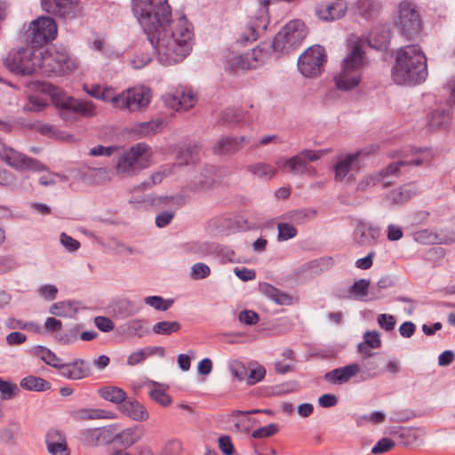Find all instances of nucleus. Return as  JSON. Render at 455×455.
I'll return each mask as SVG.
<instances>
[{"mask_svg": "<svg viewBox=\"0 0 455 455\" xmlns=\"http://www.w3.org/2000/svg\"><path fill=\"white\" fill-rule=\"evenodd\" d=\"M145 33L154 49L156 60L162 65L177 64L192 50V26L185 17L178 20L171 18V21L155 25Z\"/></svg>", "mask_w": 455, "mask_h": 455, "instance_id": "nucleus-1", "label": "nucleus"}, {"mask_svg": "<svg viewBox=\"0 0 455 455\" xmlns=\"http://www.w3.org/2000/svg\"><path fill=\"white\" fill-rule=\"evenodd\" d=\"M215 154H232L239 150L238 139L226 137L220 139L213 147Z\"/></svg>", "mask_w": 455, "mask_h": 455, "instance_id": "nucleus-41", "label": "nucleus"}, {"mask_svg": "<svg viewBox=\"0 0 455 455\" xmlns=\"http://www.w3.org/2000/svg\"><path fill=\"white\" fill-rule=\"evenodd\" d=\"M347 4L343 0H323L315 8V13L323 21H333L346 15Z\"/></svg>", "mask_w": 455, "mask_h": 455, "instance_id": "nucleus-19", "label": "nucleus"}, {"mask_svg": "<svg viewBox=\"0 0 455 455\" xmlns=\"http://www.w3.org/2000/svg\"><path fill=\"white\" fill-rule=\"evenodd\" d=\"M370 285V281L360 279L354 283L349 288V296L355 299L363 300L366 295Z\"/></svg>", "mask_w": 455, "mask_h": 455, "instance_id": "nucleus-48", "label": "nucleus"}, {"mask_svg": "<svg viewBox=\"0 0 455 455\" xmlns=\"http://www.w3.org/2000/svg\"><path fill=\"white\" fill-rule=\"evenodd\" d=\"M72 310L73 307L69 301L56 302L49 308L50 314L61 317L69 315Z\"/></svg>", "mask_w": 455, "mask_h": 455, "instance_id": "nucleus-52", "label": "nucleus"}, {"mask_svg": "<svg viewBox=\"0 0 455 455\" xmlns=\"http://www.w3.org/2000/svg\"><path fill=\"white\" fill-rule=\"evenodd\" d=\"M389 39V33L386 30H381L379 32L376 31L374 33H371L370 36L366 39L358 38L351 44H355L360 42L361 49H363L365 44H368L371 48L381 50L387 48ZM362 51L363 52V50Z\"/></svg>", "mask_w": 455, "mask_h": 455, "instance_id": "nucleus-31", "label": "nucleus"}, {"mask_svg": "<svg viewBox=\"0 0 455 455\" xmlns=\"http://www.w3.org/2000/svg\"><path fill=\"white\" fill-rule=\"evenodd\" d=\"M36 51L29 47L11 51L4 60V65L15 74L29 75L36 72Z\"/></svg>", "mask_w": 455, "mask_h": 455, "instance_id": "nucleus-13", "label": "nucleus"}, {"mask_svg": "<svg viewBox=\"0 0 455 455\" xmlns=\"http://www.w3.org/2000/svg\"><path fill=\"white\" fill-rule=\"evenodd\" d=\"M176 168L175 164H164L160 166L157 170L153 172L150 176L142 181L138 188L140 189H150L153 187L161 184L163 180L168 176L172 175L174 172V169Z\"/></svg>", "mask_w": 455, "mask_h": 455, "instance_id": "nucleus-29", "label": "nucleus"}, {"mask_svg": "<svg viewBox=\"0 0 455 455\" xmlns=\"http://www.w3.org/2000/svg\"><path fill=\"white\" fill-rule=\"evenodd\" d=\"M413 195V191L408 187H400L392 190L386 197L389 204H401L407 202Z\"/></svg>", "mask_w": 455, "mask_h": 455, "instance_id": "nucleus-42", "label": "nucleus"}, {"mask_svg": "<svg viewBox=\"0 0 455 455\" xmlns=\"http://www.w3.org/2000/svg\"><path fill=\"white\" fill-rule=\"evenodd\" d=\"M228 370L232 376L239 381L243 380L247 375V369L245 365L237 360L231 361L228 363Z\"/></svg>", "mask_w": 455, "mask_h": 455, "instance_id": "nucleus-56", "label": "nucleus"}, {"mask_svg": "<svg viewBox=\"0 0 455 455\" xmlns=\"http://www.w3.org/2000/svg\"><path fill=\"white\" fill-rule=\"evenodd\" d=\"M360 371L361 367L358 363H350L326 372L324 379L333 385H341L348 382Z\"/></svg>", "mask_w": 455, "mask_h": 455, "instance_id": "nucleus-25", "label": "nucleus"}, {"mask_svg": "<svg viewBox=\"0 0 455 455\" xmlns=\"http://www.w3.org/2000/svg\"><path fill=\"white\" fill-rule=\"evenodd\" d=\"M261 18L256 20H251L244 28H242L236 42L242 45L257 40L260 31L267 28V14L261 13Z\"/></svg>", "mask_w": 455, "mask_h": 455, "instance_id": "nucleus-24", "label": "nucleus"}, {"mask_svg": "<svg viewBox=\"0 0 455 455\" xmlns=\"http://www.w3.org/2000/svg\"><path fill=\"white\" fill-rule=\"evenodd\" d=\"M140 438L141 435L136 427H129L119 433H116V443L125 448L133 445Z\"/></svg>", "mask_w": 455, "mask_h": 455, "instance_id": "nucleus-40", "label": "nucleus"}, {"mask_svg": "<svg viewBox=\"0 0 455 455\" xmlns=\"http://www.w3.org/2000/svg\"><path fill=\"white\" fill-rule=\"evenodd\" d=\"M153 150L144 142L129 148L117 159L116 172L121 177H132L153 164Z\"/></svg>", "mask_w": 455, "mask_h": 455, "instance_id": "nucleus-7", "label": "nucleus"}, {"mask_svg": "<svg viewBox=\"0 0 455 455\" xmlns=\"http://www.w3.org/2000/svg\"><path fill=\"white\" fill-rule=\"evenodd\" d=\"M259 289L266 297L278 305H290L292 302V298L289 294L281 291L271 284L263 283L259 286Z\"/></svg>", "mask_w": 455, "mask_h": 455, "instance_id": "nucleus-35", "label": "nucleus"}, {"mask_svg": "<svg viewBox=\"0 0 455 455\" xmlns=\"http://www.w3.org/2000/svg\"><path fill=\"white\" fill-rule=\"evenodd\" d=\"M211 268L204 263H196L191 267L190 277L194 280H201L208 277Z\"/></svg>", "mask_w": 455, "mask_h": 455, "instance_id": "nucleus-57", "label": "nucleus"}, {"mask_svg": "<svg viewBox=\"0 0 455 455\" xmlns=\"http://www.w3.org/2000/svg\"><path fill=\"white\" fill-rule=\"evenodd\" d=\"M130 203L134 204L138 207H164L172 204H176L179 207L183 204V198L181 196L147 195L140 200L131 199Z\"/></svg>", "mask_w": 455, "mask_h": 455, "instance_id": "nucleus-26", "label": "nucleus"}, {"mask_svg": "<svg viewBox=\"0 0 455 455\" xmlns=\"http://www.w3.org/2000/svg\"><path fill=\"white\" fill-rule=\"evenodd\" d=\"M6 326L9 329L20 328L23 330L32 331L36 333L42 332V328L38 324H36L35 323H23L22 321L16 320L14 318H9L6 321Z\"/></svg>", "mask_w": 455, "mask_h": 455, "instance_id": "nucleus-53", "label": "nucleus"}, {"mask_svg": "<svg viewBox=\"0 0 455 455\" xmlns=\"http://www.w3.org/2000/svg\"><path fill=\"white\" fill-rule=\"evenodd\" d=\"M265 57L266 53L260 48H254L244 54L231 56L228 60V68L230 71L256 68Z\"/></svg>", "mask_w": 455, "mask_h": 455, "instance_id": "nucleus-18", "label": "nucleus"}, {"mask_svg": "<svg viewBox=\"0 0 455 455\" xmlns=\"http://www.w3.org/2000/svg\"><path fill=\"white\" fill-rule=\"evenodd\" d=\"M162 125V121L152 120L136 123L131 127V133L138 138H144L156 133Z\"/></svg>", "mask_w": 455, "mask_h": 455, "instance_id": "nucleus-33", "label": "nucleus"}, {"mask_svg": "<svg viewBox=\"0 0 455 455\" xmlns=\"http://www.w3.org/2000/svg\"><path fill=\"white\" fill-rule=\"evenodd\" d=\"M84 91L90 96L100 100L103 101L110 102L114 107L115 104V93L111 88L102 87L99 84L92 85L88 87L87 85L84 86Z\"/></svg>", "mask_w": 455, "mask_h": 455, "instance_id": "nucleus-38", "label": "nucleus"}, {"mask_svg": "<svg viewBox=\"0 0 455 455\" xmlns=\"http://www.w3.org/2000/svg\"><path fill=\"white\" fill-rule=\"evenodd\" d=\"M427 76V58L419 45H407L397 51L392 68V78L395 84H420Z\"/></svg>", "mask_w": 455, "mask_h": 455, "instance_id": "nucleus-2", "label": "nucleus"}, {"mask_svg": "<svg viewBox=\"0 0 455 455\" xmlns=\"http://www.w3.org/2000/svg\"><path fill=\"white\" fill-rule=\"evenodd\" d=\"M36 72L48 76H62L76 68L75 61L65 51H58L54 47L47 49L36 48Z\"/></svg>", "mask_w": 455, "mask_h": 455, "instance_id": "nucleus-8", "label": "nucleus"}, {"mask_svg": "<svg viewBox=\"0 0 455 455\" xmlns=\"http://www.w3.org/2000/svg\"><path fill=\"white\" fill-rule=\"evenodd\" d=\"M429 160V154L422 148H411L403 151L400 161L388 164L386 168L369 173L362 178L357 184L358 191H366L377 185L387 188L392 185L398 175L401 167L406 165L419 166Z\"/></svg>", "mask_w": 455, "mask_h": 455, "instance_id": "nucleus-3", "label": "nucleus"}, {"mask_svg": "<svg viewBox=\"0 0 455 455\" xmlns=\"http://www.w3.org/2000/svg\"><path fill=\"white\" fill-rule=\"evenodd\" d=\"M92 48L94 51L104 53L108 58L117 56L115 51L101 39H95L92 44Z\"/></svg>", "mask_w": 455, "mask_h": 455, "instance_id": "nucleus-64", "label": "nucleus"}, {"mask_svg": "<svg viewBox=\"0 0 455 455\" xmlns=\"http://www.w3.org/2000/svg\"><path fill=\"white\" fill-rule=\"evenodd\" d=\"M155 354H159L161 356L164 355V349L162 347H147L144 348L133 351L127 357V364L129 366H135L144 362L148 356Z\"/></svg>", "mask_w": 455, "mask_h": 455, "instance_id": "nucleus-32", "label": "nucleus"}, {"mask_svg": "<svg viewBox=\"0 0 455 455\" xmlns=\"http://www.w3.org/2000/svg\"><path fill=\"white\" fill-rule=\"evenodd\" d=\"M47 105L48 99L45 96L30 95L23 109L28 112H37L43 110Z\"/></svg>", "mask_w": 455, "mask_h": 455, "instance_id": "nucleus-46", "label": "nucleus"}, {"mask_svg": "<svg viewBox=\"0 0 455 455\" xmlns=\"http://www.w3.org/2000/svg\"><path fill=\"white\" fill-rule=\"evenodd\" d=\"M195 186L200 189H205L215 182V174L213 169L206 170L204 172H201L198 177L196 178Z\"/></svg>", "mask_w": 455, "mask_h": 455, "instance_id": "nucleus-51", "label": "nucleus"}, {"mask_svg": "<svg viewBox=\"0 0 455 455\" xmlns=\"http://www.w3.org/2000/svg\"><path fill=\"white\" fill-rule=\"evenodd\" d=\"M181 325L177 321H161L155 323L152 327V331L157 335H171L178 332Z\"/></svg>", "mask_w": 455, "mask_h": 455, "instance_id": "nucleus-44", "label": "nucleus"}, {"mask_svg": "<svg viewBox=\"0 0 455 455\" xmlns=\"http://www.w3.org/2000/svg\"><path fill=\"white\" fill-rule=\"evenodd\" d=\"M120 411L128 418L135 421H146L149 418V413L140 402L134 399L124 400L121 403Z\"/></svg>", "mask_w": 455, "mask_h": 455, "instance_id": "nucleus-28", "label": "nucleus"}, {"mask_svg": "<svg viewBox=\"0 0 455 455\" xmlns=\"http://www.w3.org/2000/svg\"><path fill=\"white\" fill-rule=\"evenodd\" d=\"M247 171L259 179L266 180L273 179L277 173V169L275 166L266 163L249 164Z\"/></svg>", "mask_w": 455, "mask_h": 455, "instance_id": "nucleus-37", "label": "nucleus"}, {"mask_svg": "<svg viewBox=\"0 0 455 455\" xmlns=\"http://www.w3.org/2000/svg\"><path fill=\"white\" fill-rule=\"evenodd\" d=\"M36 90L51 98L52 103L61 109L62 119L69 122L76 121L71 113H76L84 117L91 118L96 116V108L92 101L79 100L67 95L63 91L48 83H38Z\"/></svg>", "mask_w": 455, "mask_h": 455, "instance_id": "nucleus-4", "label": "nucleus"}, {"mask_svg": "<svg viewBox=\"0 0 455 455\" xmlns=\"http://www.w3.org/2000/svg\"><path fill=\"white\" fill-rule=\"evenodd\" d=\"M76 418L79 419H112L110 412L100 409H81L75 412Z\"/></svg>", "mask_w": 455, "mask_h": 455, "instance_id": "nucleus-45", "label": "nucleus"}, {"mask_svg": "<svg viewBox=\"0 0 455 455\" xmlns=\"http://www.w3.org/2000/svg\"><path fill=\"white\" fill-rule=\"evenodd\" d=\"M20 386L28 391L43 392L51 388V383L43 378L29 375L21 379Z\"/></svg>", "mask_w": 455, "mask_h": 455, "instance_id": "nucleus-36", "label": "nucleus"}, {"mask_svg": "<svg viewBox=\"0 0 455 455\" xmlns=\"http://www.w3.org/2000/svg\"><path fill=\"white\" fill-rule=\"evenodd\" d=\"M152 58L148 52H139L133 55L130 64L133 68H142L151 61Z\"/></svg>", "mask_w": 455, "mask_h": 455, "instance_id": "nucleus-61", "label": "nucleus"}, {"mask_svg": "<svg viewBox=\"0 0 455 455\" xmlns=\"http://www.w3.org/2000/svg\"><path fill=\"white\" fill-rule=\"evenodd\" d=\"M20 389L16 383L0 379V394L3 400H10L16 396Z\"/></svg>", "mask_w": 455, "mask_h": 455, "instance_id": "nucleus-50", "label": "nucleus"}, {"mask_svg": "<svg viewBox=\"0 0 455 455\" xmlns=\"http://www.w3.org/2000/svg\"><path fill=\"white\" fill-rule=\"evenodd\" d=\"M316 216V211L313 209H302L291 212V218L297 223H303Z\"/></svg>", "mask_w": 455, "mask_h": 455, "instance_id": "nucleus-60", "label": "nucleus"}, {"mask_svg": "<svg viewBox=\"0 0 455 455\" xmlns=\"http://www.w3.org/2000/svg\"><path fill=\"white\" fill-rule=\"evenodd\" d=\"M360 154L361 152L357 151L337 156L334 164L335 180L342 181L345 180L353 168L356 166Z\"/></svg>", "mask_w": 455, "mask_h": 455, "instance_id": "nucleus-23", "label": "nucleus"}, {"mask_svg": "<svg viewBox=\"0 0 455 455\" xmlns=\"http://www.w3.org/2000/svg\"><path fill=\"white\" fill-rule=\"evenodd\" d=\"M450 122V113L444 109H436L429 116V124L434 128H442Z\"/></svg>", "mask_w": 455, "mask_h": 455, "instance_id": "nucleus-47", "label": "nucleus"}, {"mask_svg": "<svg viewBox=\"0 0 455 455\" xmlns=\"http://www.w3.org/2000/svg\"><path fill=\"white\" fill-rule=\"evenodd\" d=\"M144 303L156 310L166 311L172 307L173 301L172 299H164L161 296L154 295L146 297Z\"/></svg>", "mask_w": 455, "mask_h": 455, "instance_id": "nucleus-49", "label": "nucleus"}, {"mask_svg": "<svg viewBox=\"0 0 455 455\" xmlns=\"http://www.w3.org/2000/svg\"><path fill=\"white\" fill-rule=\"evenodd\" d=\"M328 150H312L304 149L297 155L286 158L281 157L276 161V165L283 170H288L294 175L308 174L315 176L316 174L315 169L309 164L310 162L319 160Z\"/></svg>", "mask_w": 455, "mask_h": 455, "instance_id": "nucleus-9", "label": "nucleus"}, {"mask_svg": "<svg viewBox=\"0 0 455 455\" xmlns=\"http://www.w3.org/2000/svg\"><path fill=\"white\" fill-rule=\"evenodd\" d=\"M61 376L68 379L79 380L91 373L89 363L83 359H76L71 363H62L58 369Z\"/></svg>", "mask_w": 455, "mask_h": 455, "instance_id": "nucleus-22", "label": "nucleus"}, {"mask_svg": "<svg viewBox=\"0 0 455 455\" xmlns=\"http://www.w3.org/2000/svg\"><path fill=\"white\" fill-rule=\"evenodd\" d=\"M154 385L156 387L149 392L150 398L162 406L170 405L172 403L171 397L156 383H154Z\"/></svg>", "mask_w": 455, "mask_h": 455, "instance_id": "nucleus-54", "label": "nucleus"}, {"mask_svg": "<svg viewBox=\"0 0 455 455\" xmlns=\"http://www.w3.org/2000/svg\"><path fill=\"white\" fill-rule=\"evenodd\" d=\"M395 24L402 36L408 40L414 39L421 31L422 24L419 12L410 2H402L397 6Z\"/></svg>", "mask_w": 455, "mask_h": 455, "instance_id": "nucleus-11", "label": "nucleus"}, {"mask_svg": "<svg viewBox=\"0 0 455 455\" xmlns=\"http://www.w3.org/2000/svg\"><path fill=\"white\" fill-rule=\"evenodd\" d=\"M278 229V239L281 241H286L293 238L297 235V229L291 224L279 223L277 225Z\"/></svg>", "mask_w": 455, "mask_h": 455, "instance_id": "nucleus-58", "label": "nucleus"}, {"mask_svg": "<svg viewBox=\"0 0 455 455\" xmlns=\"http://www.w3.org/2000/svg\"><path fill=\"white\" fill-rule=\"evenodd\" d=\"M379 7L378 0H357L355 4L356 14L369 18L378 12Z\"/></svg>", "mask_w": 455, "mask_h": 455, "instance_id": "nucleus-43", "label": "nucleus"}, {"mask_svg": "<svg viewBox=\"0 0 455 455\" xmlns=\"http://www.w3.org/2000/svg\"><path fill=\"white\" fill-rule=\"evenodd\" d=\"M162 99L166 107L177 111L188 110L197 102L196 93L188 88H179L173 92H166Z\"/></svg>", "mask_w": 455, "mask_h": 455, "instance_id": "nucleus-17", "label": "nucleus"}, {"mask_svg": "<svg viewBox=\"0 0 455 455\" xmlns=\"http://www.w3.org/2000/svg\"><path fill=\"white\" fill-rule=\"evenodd\" d=\"M364 65V52L360 42L350 44L349 52L344 58L341 69L334 76L335 85L339 90L350 91L362 80V69Z\"/></svg>", "mask_w": 455, "mask_h": 455, "instance_id": "nucleus-6", "label": "nucleus"}, {"mask_svg": "<svg viewBox=\"0 0 455 455\" xmlns=\"http://www.w3.org/2000/svg\"><path fill=\"white\" fill-rule=\"evenodd\" d=\"M115 98L114 108L134 112L149 104L151 91L144 86L132 87L116 94Z\"/></svg>", "mask_w": 455, "mask_h": 455, "instance_id": "nucleus-12", "label": "nucleus"}, {"mask_svg": "<svg viewBox=\"0 0 455 455\" xmlns=\"http://www.w3.org/2000/svg\"><path fill=\"white\" fill-rule=\"evenodd\" d=\"M380 229L371 223L364 220L356 222L352 233V240L358 246H371L379 237Z\"/></svg>", "mask_w": 455, "mask_h": 455, "instance_id": "nucleus-20", "label": "nucleus"}, {"mask_svg": "<svg viewBox=\"0 0 455 455\" xmlns=\"http://www.w3.org/2000/svg\"><path fill=\"white\" fill-rule=\"evenodd\" d=\"M119 331L123 335L140 339L148 333V329L144 319L135 318L120 325Z\"/></svg>", "mask_w": 455, "mask_h": 455, "instance_id": "nucleus-30", "label": "nucleus"}, {"mask_svg": "<svg viewBox=\"0 0 455 455\" xmlns=\"http://www.w3.org/2000/svg\"><path fill=\"white\" fill-rule=\"evenodd\" d=\"M60 242L61 245L69 252L76 251L80 247V243L66 233L60 234Z\"/></svg>", "mask_w": 455, "mask_h": 455, "instance_id": "nucleus-63", "label": "nucleus"}, {"mask_svg": "<svg viewBox=\"0 0 455 455\" xmlns=\"http://www.w3.org/2000/svg\"><path fill=\"white\" fill-rule=\"evenodd\" d=\"M100 445L116 443V432L113 426L100 428Z\"/></svg>", "mask_w": 455, "mask_h": 455, "instance_id": "nucleus-59", "label": "nucleus"}, {"mask_svg": "<svg viewBox=\"0 0 455 455\" xmlns=\"http://www.w3.org/2000/svg\"><path fill=\"white\" fill-rule=\"evenodd\" d=\"M0 158L9 166L17 171L32 170L34 172L47 171V167L38 160L28 157V156L8 147L0 140Z\"/></svg>", "mask_w": 455, "mask_h": 455, "instance_id": "nucleus-15", "label": "nucleus"}, {"mask_svg": "<svg viewBox=\"0 0 455 455\" xmlns=\"http://www.w3.org/2000/svg\"><path fill=\"white\" fill-rule=\"evenodd\" d=\"M47 450L52 455H69L65 436L56 429L48 431L45 436Z\"/></svg>", "mask_w": 455, "mask_h": 455, "instance_id": "nucleus-27", "label": "nucleus"}, {"mask_svg": "<svg viewBox=\"0 0 455 455\" xmlns=\"http://www.w3.org/2000/svg\"><path fill=\"white\" fill-rule=\"evenodd\" d=\"M99 395L112 403L121 404L126 399V392L116 386H106L98 390Z\"/></svg>", "mask_w": 455, "mask_h": 455, "instance_id": "nucleus-34", "label": "nucleus"}, {"mask_svg": "<svg viewBox=\"0 0 455 455\" xmlns=\"http://www.w3.org/2000/svg\"><path fill=\"white\" fill-rule=\"evenodd\" d=\"M79 330L75 327L68 330L66 332L60 333L55 336L56 340L63 345H68L76 342L77 340Z\"/></svg>", "mask_w": 455, "mask_h": 455, "instance_id": "nucleus-62", "label": "nucleus"}, {"mask_svg": "<svg viewBox=\"0 0 455 455\" xmlns=\"http://www.w3.org/2000/svg\"><path fill=\"white\" fill-rule=\"evenodd\" d=\"M132 11L144 31L161 22L165 24L172 18L168 0H132Z\"/></svg>", "mask_w": 455, "mask_h": 455, "instance_id": "nucleus-5", "label": "nucleus"}, {"mask_svg": "<svg viewBox=\"0 0 455 455\" xmlns=\"http://www.w3.org/2000/svg\"><path fill=\"white\" fill-rule=\"evenodd\" d=\"M326 62V52L323 46L313 45L307 48L298 60V68L306 77L320 75Z\"/></svg>", "mask_w": 455, "mask_h": 455, "instance_id": "nucleus-14", "label": "nucleus"}, {"mask_svg": "<svg viewBox=\"0 0 455 455\" xmlns=\"http://www.w3.org/2000/svg\"><path fill=\"white\" fill-rule=\"evenodd\" d=\"M43 9L63 19L75 17L78 8L76 2L72 0H41Z\"/></svg>", "mask_w": 455, "mask_h": 455, "instance_id": "nucleus-21", "label": "nucleus"}, {"mask_svg": "<svg viewBox=\"0 0 455 455\" xmlns=\"http://www.w3.org/2000/svg\"><path fill=\"white\" fill-rule=\"evenodd\" d=\"M29 36L34 44H43L53 40L57 36V25L50 17H39L29 26Z\"/></svg>", "mask_w": 455, "mask_h": 455, "instance_id": "nucleus-16", "label": "nucleus"}, {"mask_svg": "<svg viewBox=\"0 0 455 455\" xmlns=\"http://www.w3.org/2000/svg\"><path fill=\"white\" fill-rule=\"evenodd\" d=\"M307 35V27L301 20L287 23L274 37L271 46L275 52H285L302 43Z\"/></svg>", "mask_w": 455, "mask_h": 455, "instance_id": "nucleus-10", "label": "nucleus"}, {"mask_svg": "<svg viewBox=\"0 0 455 455\" xmlns=\"http://www.w3.org/2000/svg\"><path fill=\"white\" fill-rule=\"evenodd\" d=\"M81 440L89 446L100 445V428L86 429L81 434Z\"/></svg>", "mask_w": 455, "mask_h": 455, "instance_id": "nucleus-55", "label": "nucleus"}, {"mask_svg": "<svg viewBox=\"0 0 455 455\" xmlns=\"http://www.w3.org/2000/svg\"><path fill=\"white\" fill-rule=\"evenodd\" d=\"M33 352L35 355L53 368L59 369L62 363V360L45 347L37 346L34 347Z\"/></svg>", "mask_w": 455, "mask_h": 455, "instance_id": "nucleus-39", "label": "nucleus"}]
</instances>
